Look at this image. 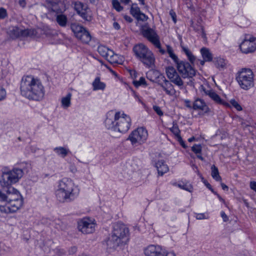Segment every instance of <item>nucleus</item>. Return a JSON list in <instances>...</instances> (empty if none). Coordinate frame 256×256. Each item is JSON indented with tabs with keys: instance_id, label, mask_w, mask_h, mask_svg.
I'll return each instance as SVG.
<instances>
[{
	"instance_id": "f257e3e1",
	"label": "nucleus",
	"mask_w": 256,
	"mask_h": 256,
	"mask_svg": "<svg viewBox=\"0 0 256 256\" xmlns=\"http://www.w3.org/2000/svg\"><path fill=\"white\" fill-rule=\"evenodd\" d=\"M24 172L20 168H15L2 171L0 178L2 186L0 190V211L5 213L14 212L23 205V198L20 192L12 186L22 177Z\"/></svg>"
},
{
	"instance_id": "f03ea898",
	"label": "nucleus",
	"mask_w": 256,
	"mask_h": 256,
	"mask_svg": "<svg viewBox=\"0 0 256 256\" xmlns=\"http://www.w3.org/2000/svg\"><path fill=\"white\" fill-rule=\"evenodd\" d=\"M21 94L29 100L40 102L45 95L41 80L31 75L24 76L20 83Z\"/></svg>"
},
{
	"instance_id": "7ed1b4c3",
	"label": "nucleus",
	"mask_w": 256,
	"mask_h": 256,
	"mask_svg": "<svg viewBox=\"0 0 256 256\" xmlns=\"http://www.w3.org/2000/svg\"><path fill=\"white\" fill-rule=\"evenodd\" d=\"M80 190L74 182L68 178H63L58 182L55 194L60 202H70L78 198Z\"/></svg>"
},
{
	"instance_id": "20e7f679",
	"label": "nucleus",
	"mask_w": 256,
	"mask_h": 256,
	"mask_svg": "<svg viewBox=\"0 0 256 256\" xmlns=\"http://www.w3.org/2000/svg\"><path fill=\"white\" fill-rule=\"evenodd\" d=\"M131 124L130 118L124 113L110 111L106 114L104 125L108 130L125 133L130 129Z\"/></svg>"
},
{
	"instance_id": "39448f33",
	"label": "nucleus",
	"mask_w": 256,
	"mask_h": 256,
	"mask_svg": "<svg viewBox=\"0 0 256 256\" xmlns=\"http://www.w3.org/2000/svg\"><path fill=\"white\" fill-rule=\"evenodd\" d=\"M166 74L170 81L167 80L164 76H161L160 80H158V84L162 88L166 94L170 96H174L176 94V90L171 82L178 86L180 90L184 88V83L174 67H168L166 69Z\"/></svg>"
},
{
	"instance_id": "423d86ee",
	"label": "nucleus",
	"mask_w": 256,
	"mask_h": 256,
	"mask_svg": "<svg viewBox=\"0 0 256 256\" xmlns=\"http://www.w3.org/2000/svg\"><path fill=\"white\" fill-rule=\"evenodd\" d=\"M128 240V228L123 224L116 223L114 224L107 245L110 248L115 249L122 244H126Z\"/></svg>"
},
{
	"instance_id": "0eeeda50",
	"label": "nucleus",
	"mask_w": 256,
	"mask_h": 256,
	"mask_svg": "<svg viewBox=\"0 0 256 256\" xmlns=\"http://www.w3.org/2000/svg\"><path fill=\"white\" fill-rule=\"evenodd\" d=\"M135 24L138 26L140 28L142 36L146 38L157 48L162 54L165 53V50L162 48L160 38L156 32L150 28L148 24L143 25L142 23L147 20L148 17H135Z\"/></svg>"
},
{
	"instance_id": "6e6552de",
	"label": "nucleus",
	"mask_w": 256,
	"mask_h": 256,
	"mask_svg": "<svg viewBox=\"0 0 256 256\" xmlns=\"http://www.w3.org/2000/svg\"><path fill=\"white\" fill-rule=\"evenodd\" d=\"M41 29L36 30L34 28H23L18 26H10L7 30V34L12 39L18 38H24L27 37H34L39 34V32H42Z\"/></svg>"
},
{
	"instance_id": "1a4fd4ad",
	"label": "nucleus",
	"mask_w": 256,
	"mask_h": 256,
	"mask_svg": "<svg viewBox=\"0 0 256 256\" xmlns=\"http://www.w3.org/2000/svg\"><path fill=\"white\" fill-rule=\"evenodd\" d=\"M254 76L250 69L244 68L237 73L236 80L240 88L247 90L254 86Z\"/></svg>"
},
{
	"instance_id": "9d476101",
	"label": "nucleus",
	"mask_w": 256,
	"mask_h": 256,
	"mask_svg": "<svg viewBox=\"0 0 256 256\" xmlns=\"http://www.w3.org/2000/svg\"><path fill=\"white\" fill-rule=\"evenodd\" d=\"M70 28L75 36L82 42L88 44L92 39L90 32L82 26L76 24L72 23Z\"/></svg>"
},
{
	"instance_id": "9b49d317",
	"label": "nucleus",
	"mask_w": 256,
	"mask_h": 256,
	"mask_svg": "<svg viewBox=\"0 0 256 256\" xmlns=\"http://www.w3.org/2000/svg\"><path fill=\"white\" fill-rule=\"evenodd\" d=\"M148 136L147 130L144 127H139L131 132L127 140H130L132 145L140 144L146 141Z\"/></svg>"
},
{
	"instance_id": "f8f14e48",
	"label": "nucleus",
	"mask_w": 256,
	"mask_h": 256,
	"mask_svg": "<svg viewBox=\"0 0 256 256\" xmlns=\"http://www.w3.org/2000/svg\"><path fill=\"white\" fill-rule=\"evenodd\" d=\"M193 64L186 60H180L176 66L178 72L183 78H192L196 75V72Z\"/></svg>"
},
{
	"instance_id": "ddd939ff",
	"label": "nucleus",
	"mask_w": 256,
	"mask_h": 256,
	"mask_svg": "<svg viewBox=\"0 0 256 256\" xmlns=\"http://www.w3.org/2000/svg\"><path fill=\"white\" fill-rule=\"evenodd\" d=\"M240 48L244 54L254 52L256 50V38L248 34L246 35L240 43Z\"/></svg>"
},
{
	"instance_id": "4468645a",
	"label": "nucleus",
	"mask_w": 256,
	"mask_h": 256,
	"mask_svg": "<svg viewBox=\"0 0 256 256\" xmlns=\"http://www.w3.org/2000/svg\"><path fill=\"white\" fill-rule=\"evenodd\" d=\"M48 8L50 11V14L55 16H65L62 14L66 10V6L63 2L60 0H48L46 1Z\"/></svg>"
},
{
	"instance_id": "2eb2a0df",
	"label": "nucleus",
	"mask_w": 256,
	"mask_h": 256,
	"mask_svg": "<svg viewBox=\"0 0 256 256\" xmlns=\"http://www.w3.org/2000/svg\"><path fill=\"white\" fill-rule=\"evenodd\" d=\"M96 224L90 218H84L78 222V229L83 234H91L95 230Z\"/></svg>"
},
{
	"instance_id": "dca6fc26",
	"label": "nucleus",
	"mask_w": 256,
	"mask_h": 256,
	"mask_svg": "<svg viewBox=\"0 0 256 256\" xmlns=\"http://www.w3.org/2000/svg\"><path fill=\"white\" fill-rule=\"evenodd\" d=\"M138 60L146 68H152L155 66V56L150 50L142 55Z\"/></svg>"
},
{
	"instance_id": "f3484780",
	"label": "nucleus",
	"mask_w": 256,
	"mask_h": 256,
	"mask_svg": "<svg viewBox=\"0 0 256 256\" xmlns=\"http://www.w3.org/2000/svg\"><path fill=\"white\" fill-rule=\"evenodd\" d=\"M190 22L191 26L193 28L194 30L201 36L204 40H206L207 38L204 30L201 17H194L191 20Z\"/></svg>"
},
{
	"instance_id": "a211bd4d",
	"label": "nucleus",
	"mask_w": 256,
	"mask_h": 256,
	"mask_svg": "<svg viewBox=\"0 0 256 256\" xmlns=\"http://www.w3.org/2000/svg\"><path fill=\"white\" fill-rule=\"evenodd\" d=\"M166 250L160 246L150 245L144 250L146 256H164Z\"/></svg>"
},
{
	"instance_id": "6ab92c4d",
	"label": "nucleus",
	"mask_w": 256,
	"mask_h": 256,
	"mask_svg": "<svg viewBox=\"0 0 256 256\" xmlns=\"http://www.w3.org/2000/svg\"><path fill=\"white\" fill-rule=\"evenodd\" d=\"M192 108L194 110H202L204 114H207L210 110L205 102L200 98H197L194 100L192 104Z\"/></svg>"
},
{
	"instance_id": "aec40b11",
	"label": "nucleus",
	"mask_w": 256,
	"mask_h": 256,
	"mask_svg": "<svg viewBox=\"0 0 256 256\" xmlns=\"http://www.w3.org/2000/svg\"><path fill=\"white\" fill-rule=\"evenodd\" d=\"M150 50L146 45L142 43L136 44L132 48L134 56L138 60L142 55Z\"/></svg>"
},
{
	"instance_id": "412c9836",
	"label": "nucleus",
	"mask_w": 256,
	"mask_h": 256,
	"mask_svg": "<svg viewBox=\"0 0 256 256\" xmlns=\"http://www.w3.org/2000/svg\"><path fill=\"white\" fill-rule=\"evenodd\" d=\"M74 8L77 14L80 16L88 14L89 10L88 6L80 2H76L74 4Z\"/></svg>"
},
{
	"instance_id": "4be33fe9",
	"label": "nucleus",
	"mask_w": 256,
	"mask_h": 256,
	"mask_svg": "<svg viewBox=\"0 0 256 256\" xmlns=\"http://www.w3.org/2000/svg\"><path fill=\"white\" fill-rule=\"evenodd\" d=\"M204 93L216 102L229 106V104L223 102L220 96L212 90H204Z\"/></svg>"
},
{
	"instance_id": "5701e85b",
	"label": "nucleus",
	"mask_w": 256,
	"mask_h": 256,
	"mask_svg": "<svg viewBox=\"0 0 256 256\" xmlns=\"http://www.w3.org/2000/svg\"><path fill=\"white\" fill-rule=\"evenodd\" d=\"M180 47L182 48V52L186 56L187 59L191 64H194L196 60V56L192 54V52L188 47L182 44H180Z\"/></svg>"
},
{
	"instance_id": "b1692460",
	"label": "nucleus",
	"mask_w": 256,
	"mask_h": 256,
	"mask_svg": "<svg viewBox=\"0 0 256 256\" xmlns=\"http://www.w3.org/2000/svg\"><path fill=\"white\" fill-rule=\"evenodd\" d=\"M156 167L157 168L158 174L161 176L168 170V167L164 160L158 161L156 163Z\"/></svg>"
},
{
	"instance_id": "393cba45",
	"label": "nucleus",
	"mask_w": 256,
	"mask_h": 256,
	"mask_svg": "<svg viewBox=\"0 0 256 256\" xmlns=\"http://www.w3.org/2000/svg\"><path fill=\"white\" fill-rule=\"evenodd\" d=\"M200 52L202 59L204 60H206V62H209L212 60V54L208 48H202L200 50Z\"/></svg>"
},
{
	"instance_id": "a878e982",
	"label": "nucleus",
	"mask_w": 256,
	"mask_h": 256,
	"mask_svg": "<svg viewBox=\"0 0 256 256\" xmlns=\"http://www.w3.org/2000/svg\"><path fill=\"white\" fill-rule=\"evenodd\" d=\"M92 86L94 90H104L106 88V84L100 82L99 77H96L92 82Z\"/></svg>"
},
{
	"instance_id": "bb28decb",
	"label": "nucleus",
	"mask_w": 256,
	"mask_h": 256,
	"mask_svg": "<svg viewBox=\"0 0 256 256\" xmlns=\"http://www.w3.org/2000/svg\"><path fill=\"white\" fill-rule=\"evenodd\" d=\"M54 151L59 156L65 158L70 152L68 148L64 147L58 146L54 148Z\"/></svg>"
},
{
	"instance_id": "cd10ccee",
	"label": "nucleus",
	"mask_w": 256,
	"mask_h": 256,
	"mask_svg": "<svg viewBox=\"0 0 256 256\" xmlns=\"http://www.w3.org/2000/svg\"><path fill=\"white\" fill-rule=\"evenodd\" d=\"M72 94L68 93L66 96L62 98V106L64 108H67L71 104Z\"/></svg>"
},
{
	"instance_id": "c85d7f7f",
	"label": "nucleus",
	"mask_w": 256,
	"mask_h": 256,
	"mask_svg": "<svg viewBox=\"0 0 256 256\" xmlns=\"http://www.w3.org/2000/svg\"><path fill=\"white\" fill-rule=\"evenodd\" d=\"M112 50L104 46H100L98 48V52L106 60L109 55V52Z\"/></svg>"
},
{
	"instance_id": "c756f323",
	"label": "nucleus",
	"mask_w": 256,
	"mask_h": 256,
	"mask_svg": "<svg viewBox=\"0 0 256 256\" xmlns=\"http://www.w3.org/2000/svg\"><path fill=\"white\" fill-rule=\"evenodd\" d=\"M238 25L241 28H246L250 25V21L247 17H240L237 20Z\"/></svg>"
},
{
	"instance_id": "7c9ffc66",
	"label": "nucleus",
	"mask_w": 256,
	"mask_h": 256,
	"mask_svg": "<svg viewBox=\"0 0 256 256\" xmlns=\"http://www.w3.org/2000/svg\"><path fill=\"white\" fill-rule=\"evenodd\" d=\"M178 188L181 189L186 190L188 192H191L192 190V186L188 182H179L176 184Z\"/></svg>"
},
{
	"instance_id": "2f4dec72",
	"label": "nucleus",
	"mask_w": 256,
	"mask_h": 256,
	"mask_svg": "<svg viewBox=\"0 0 256 256\" xmlns=\"http://www.w3.org/2000/svg\"><path fill=\"white\" fill-rule=\"evenodd\" d=\"M118 56L114 54L112 50L109 52V55L106 58V60L112 64H118Z\"/></svg>"
},
{
	"instance_id": "473e14b6",
	"label": "nucleus",
	"mask_w": 256,
	"mask_h": 256,
	"mask_svg": "<svg viewBox=\"0 0 256 256\" xmlns=\"http://www.w3.org/2000/svg\"><path fill=\"white\" fill-rule=\"evenodd\" d=\"M212 176L216 181H220L222 178L219 174L218 168L212 165L211 167Z\"/></svg>"
},
{
	"instance_id": "72a5a7b5",
	"label": "nucleus",
	"mask_w": 256,
	"mask_h": 256,
	"mask_svg": "<svg viewBox=\"0 0 256 256\" xmlns=\"http://www.w3.org/2000/svg\"><path fill=\"white\" fill-rule=\"evenodd\" d=\"M131 14L133 16H146L144 14L141 13L140 8L135 4L132 6L130 9Z\"/></svg>"
},
{
	"instance_id": "f704fd0d",
	"label": "nucleus",
	"mask_w": 256,
	"mask_h": 256,
	"mask_svg": "<svg viewBox=\"0 0 256 256\" xmlns=\"http://www.w3.org/2000/svg\"><path fill=\"white\" fill-rule=\"evenodd\" d=\"M56 21L57 23L62 27H65L68 24L67 17H56Z\"/></svg>"
},
{
	"instance_id": "c9c22d12",
	"label": "nucleus",
	"mask_w": 256,
	"mask_h": 256,
	"mask_svg": "<svg viewBox=\"0 0 256 256\" xmlns=\"http://www.w3.org/2000/svg\"><path fill=\"white\" fill-rule=\"evenodd\" d=\"M226 64L225 60L222 58H218L215 60V66L218 68H224Z\"/></svg>"
},
{
	"instance_id": "e433bc0d",
	"label": "nucleus",
	"mask_w": 256,
	"mask_h": 256,
	"mask_svg": "<svg viewBox=\"0 0 256 256\" xmlns=\"http://www.w3.org/2000/svg\"><path fill=\"white\" fill-rule=\"evenodd\" d=\"M170 130L178 138V139H181L180 130L176 124H174L172 127L170 128Z\"/></svg>"
},
{
	"instance_id": "4c0bfd02",
	"label": "nucleus",
	"mask_w": 256,
	"mask_h": 256,
	"mask_svg": "<svg viewBox=\"0 0 256 256\" xmlns=\"http://www.w3.org/2000/svg\"><path fill=\"white\" fill-rule=\"evenodd\" d=\"M133 84L136 87H138L140 86H146V83L144 78L140 77L138 80H134Z\"/></svg>"
},
{
	"instance_id": "58836bf2",
	"label": "nucleus",
	"mask_w": 256,
	"mask_h": 256,
	"mask_svg": "<svg viewBox=\"0 0 256 256\" xmlns=\"http://www.w3.org/2000/svg\"><path fill=\"white\" fill-rule=\"evenodd\" d=\"M112 4L114 8L117 11L120 12L122 10L123 8L120 6V4L118 0H112Z\"/></svg>"
},
{
	"instance_id": "ea45409f",
	"label": "nucleus",
	"mask_w": 256,
	"mask_h": 256,
	"mask_svg": "<svg viewBox=\"0 0 256 256\" xmlns=\"http://www.w3.org/2000/svg\"><path fill=\"white\" fill-rule=\"evenodd\" d=\"M192 150L196 154H200L202 146L200 144H194L192 148Z\"/></svg>"
},
{
	"instance_id": "a19ab883",
	"label": "nucleus",
	"mask_w": 256,
	"mask_h": 256,
	"mask_svg": "<svg viewBox=\"0 0 256 256\" xmlns=\"http://www.w3.org/2000/svg\"><path fill=\"white\" fill-rule=\"evenodd\" d=\"M230 104L234 107L236 110L240 111L242 110V108L240 105L235 100L232 99L230 100Z\"/></svg>"
},
{
	"instance_id": "79ce46f5",
	"label": "nucleus",
	"mask_w": 256,
	"mask_h": 256,
	"mask_svg": "<svg viewBox=\"0 0 256 256\" xmlns=\"http://www.w3.org/2000/svg\"><path fill=\"white\" fill-rule=\"evenodd\" d=\"M43 34L48 37H52L56 34V32L54 30L48 28V30H44Z\"/></svg>"
},
{
	"instance_id": "37998d69",
	"label": "nucleus",
	"mask_w": 256,
	"mask_h": 256,
	"mask_svg": "<svg viewBox=\"0 0 256 256\" xmlns=\"http://www.w3.org/2000/svg\"><path fill=\"white\" fill-rule=\"evenodd\" d=\"M169 56L173 60L174 62L176 64L180 60L176 54L173 52L170 54Z\"/></svg>"
},
{
	"instance_id": "c03bdc74",
	"label": "nucleus",
	"mask_w": 256,
	"mask_h": 256,
	"mask_svg": "<svg viewBox=\"0 0 256 256\" xmlns=\"http://www.w3.org/2000/svg\"><path fill=\"white\" fill-rule=\"evenodd\" d=\"M153 109L154 111L159 116H162L164 114L162 111V110L160 108L157 106H153Z\"/></svg>"
},
{
	"instance_id": "a18cd8bd",
	"label": "nucleus",
	"mask_w": 256,
	"mask_h": 256,
	"mask_svg": "<svg viewBox=\"0 0 256 256\" xmlns=\"http://www.w3.org/2000/svg\"><path fill=\"white\" fill-rule=\"evenodd\" d=\"M6 91L4 88L0 87V100H2L6 98Z\"/></svg>"
},
{
	"instance_id": "49530a36",
	"label": "nucleus",
	"mask_w": 256,
	"mask_h": 256,
	"mask_svg": "<svg viewBox=\"0 0 256 256\" xmlns=\"http://www.w3.org/2000/svg\"><path fill=\"white\" fill-rule=\"evenodd\" d=\"M250 188L256 192V182L252 181L250 184Z\"/></svg>"
},
{
	"instance_id": "de8ad7c7",
	"label": "nucleus",
	"mask_w": 256,
	"mask_h": 256,
	"mask_svg": "<svg viewBox=\"0 0 256 256\" xmlns=\"http://www.w3.org/2000/svg\"><path fill=\"white\" fill-rule=\"evenodd\" d=\"M7 16L6 10L3 8H0V16Z\"/></svg>"
},
{
	"instance_id": "09e8293b",
	"label": "nucleus",
	"mask_w": 256,
	"mask_h": 256,
	"mask_svg": "<svg viewBox=\"0 0 256 256\" xmlns=\"http://www.w3.org/2000/svg\"><path fill=\"white\" fill-rule=\"evenodd\" d=\"M186 106L190 108H192V105L190 101L188 100H184Z\"/></svg>"
},
{
	"instance_id": "8fccbe9b",
	"label": "nucleus",
	"mask_w": 256,
	"mask_h": 256,
	"mask_svg": "<svg viewBox=\"0 0 256 256\" xmlns=\"http://www.w3.org/2000/svg\"><path fill=\"white\" fill-rule=\"evenodd\" d=\"M77 251V248L76 246H72L71 247L69 250H68V252H69V254H74V253H76Z\"/></svg>"
},
{
	"instance_id": "3c124183",
	"label": "nucleus",
	"mask_w": 256,
	"mask_h": 256,
	"mask_svg": "<svg viewBox=\"0 0 256 256\" xmlns=\"http://www.w3.org/2000/svg\"><path fill=\"white\" fill-rule=\"evenodd\" d=\"M196 218L197 220H203L206 218L204 214H198L196 216Z\"/></svg>"
},
{
	"instance_id": "603ef678",
	"label": "nucleus",
	"mask_w": 256,
	"mask_h": 256,
	"mask_svg": "<svg viewBox=\"0 0 256 256\" xmlns=\"http://www.w3.org/2000/svg\"><path fill=\"white\" fill-rule=\"evenodd\" d=\"M220 216L222 218L224 222H226L228 220V218L225 212L223 211L221 212Z\"/></svg>"
},
{
	"instance_id": "864d4df0",
	"label": "nucleus",
	"mask_w": 256,
	"mask_h": 256,
	"mask_svg": "<svg viewBox=\"0 0 256 256\" xmlns=\"http://www.w3.org/2000/svg\"><path fill=\"white\" fill-rule=\"evenodd\" d=\"M206 186L212 192H214V190L212 188L211 185L206 181L204 180V182Z\"/></svg>"
},
{
	"instance_id": "5fc2aeb1",
	"label": "nucleus",
	"mask_w": 256,
	"mask_h": 256,
	"mask_svg": "<svg viewBox=\"0 0 256 256\" xmlns=\"http://www.w3.org/2000/svg\"><path fill=\"white\" fill-rule=\"evenodd\" d=\"M18 4L20 6L24 8L26 5V2L25 0H19Z\"/></svg>"
},
{
	"instance_id": "6e6d98bb",
	"label": "nucleus",
	"mask_w": 256,
	"mask_h": 256,
	"mask_svg": "<svg viewBox=\"0 0 256 256\" xmlns=\"http://www.w3.org/2000/svg\"><path fill=\"white\" fill-rule=\"evenodd\" d=\"M166 50L168 54L174 52L172 48L168 45L166 46Z\"/></svg>"
},
{
	"instance_id": "4d7b16f0",
	"label": "nucleus",
	"mask_w": 256,
	"mask_h": 256,
	"mask_svg": "<svg viewBox=\"0 0 256 256\" xmlns=\"http://www.w3.org/2000/svg\"><path fill=\"white\" fill-rule=\"evenodd\" d=\"M113 26L116 30H120V24H118V22H114L113 24Z\"/></svg>"
},
{
	"instance_id": "13d9d810",
	"label": "nucleus",
	"mask_w": 256,
	"mask_h": 256,
	"mask_svg": "<svg viewBox=\"0 0 256 256\" xmlns=\"http://www.w3.org/2000/svg\"><path fill=\"white\" fill-rule=\"evenodd\" d=\"M180 145L184 148H186V146L184 144V142L182 140V138H181V139H178Z\"/></svg>"
},
{
	"instance_id": "bf43d9fd",
	"label": "nucleus",
	"mask_w": 256,
	"mask_h": 256,
	"mask_svg": "<svg viewBox=\"0 0 256 256\" xmlns=\"http://www.w3.org/2000/svg\"><path fill=\"white\" fill-rule=\"evenodd\" d=\"M221 186L223 190H228V186L224 183L221 184Z\"/></svg>"
},
{
	"instance_id": "052dcab7",
	"label": "nucleus",
	"mask_w": 256,
	"mask_h": 256,
	"mask_svg": "<svg viewBox=\"0 0 256 256\" xmlns=\"http://www.w3.org/2000/svg\"><path fill=\"white\" fill-rule=\"evenodd\" d=\"M164 256H176L174 253L172 252H167L166 251L164 253Z\"/></svg>"
},
{
	"instance_id": "680f3d73",
	"label": "nucleus",
	"mask_w": 256,
	"mask_h": 256,
	"mask_svg": "<svg viewBox=\"0 0 256 256\" xmlns=\"http://www.w3.org/2000/svg\"><path fill=\"white\" fill-rule=\"evenodd\" d=\"M120 2L126 5L128 4L131 1V0H120Z\"/></svg>"
},
{
	"instance_id": "e2e57ef3",
	"label": "nucleus",
	"mask_w": 256,
	"mask_h": 256,
	"mask_svg": "<svg viewBox=\"0 0 256 256\" xmlns=\"http://www.w3.org/2000/svg\"><path fill=\"white\" fill-rule=\"evenodd\" d=\"M124 18L126 21L128 22H132L133 21L132 17H124Z\"/></svg>"
},
{
	"instance_id": "0e129e2a",
	"label": "nucleus",
	"mask_w": 256,
	"mask_h": 256,
	"mask_svg": "<svg viewBox=\"0 0 256 256\" xmlns=\"http://www.w3.org/2000/svg\"><path fill=\"white\" fill-rule=\"evenodd\" d=\"M30 164L28 162H24V170L30 167Z\"/></svg>"
},
{
	"instance_id": "69168bd1",
	"label": "nucleus",
	"mask_w": 256,
	"mask_h": 256,
	"mask_svg": "<svg viewBox=\"0 0 256 256\" xmlns=\"http://www.w3.org/2000/svg\"><path fill=\"white\" fill-rule=\"evenodd\" d=\"M197 154L196 156L198 159L200 160H204V158L202 156L201 154Z\"/></svg>"
},
{
	"instance_id": "338daca9",
	"label": "nucleus",
	"mask_w": 256,
	"mask_h": 256,
	"mask_svg": "<svg viewBox=\"0 0 256 256\" xmlns=\"http://www.w3.org/2000/svg\"><path fill=\"white\" fill-rule=\"evenodd\" d=\"M84 20L86 21L90 22L92 20V17H84Z\"/></svg>"
},
{
	"instance_id": "774afa93",
	"label": "nucleus",
	"mask_w": 256,
	"mask_h": 256,
	"mask_svg": "<svg viewBox=\"0 0 256 256\" xmlns=\"http://www.w3.org/2000/svg\"><path fill=\"white\" fill-rule=\"evenodd\" d=\"M195 140V138L194 136H192L188 139V141L189 142H192Z\"/></svg>"
}]
</instances>
